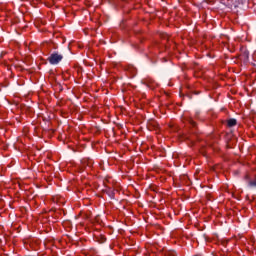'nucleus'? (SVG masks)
Returning a JSON list of instances; mask_svg holds the SVG:
<instances>
[{
    "label": "nucleus",
    "mask_w": 256,
    "mask_h": 256,
    "mask_svg": "<svg viewBox=\"0 0 256 256\" xmlns=\"http://www.w3.org/2000/svg\"><path fill=\"white\" fill-rule=\"evenodd\" d=\"M63 61V56L59 52L55 51L48 57V63L50 65H59Z\"/></svg>",
    "instance_id": "nucleus-1"
},
{
    "label": "nucleus",
    "mask_w": 256,
    "mask_h": 256,
    "mask_svg": "<svg viewBox=\"0 0 256 256\" xmlns=\"http://www.w3.org/2000/svg\"><path fill=\"white\" fill-rule=\"evenodd\" d=\"M227 125H228V127H235V125H237V119H235V118L228 119Z\"/></svg>",
    "instance_id": "nucleus-2"
},
{
    "label": "nucleus",
    "mask_w": 256,
    "mask_h": 256,
    "mask_svg": "<svg viewBox=\"0 0 256 256\" xmlns=\"http://www.w3.org/2000/svg\"><path fill=\"white\" fill-rule=\"evenodd\" d=\"M106 193L108 194V197H110V199H115V190L108 188L106 190Z\"/></svg>",
    "instance_id": "nucleus-3"
},
{
    "label": "nucleus",
    "mask_w": 256,
    "mask_h": 256,
    "mask_svg": "<svg viewBox=\"0 0 256 256\" xmlns=\"http://www.w3.org/2000/svg\"><path fill=\"white\" fill-rule=\"evenodd\" d=\"M248 187H250V189H256V178L248 181Z\"/></svg>",
    "instance_id": "nucleus-4"
},
{
    "label": "nucleus",
    "mask_w": 256,
    "mask_h": 256,
    "mask_svg": "<svg viewBox=\"0 0 256 256\" xmlns=\"http://www.w3.org/2000/svg\"><path fill=\"white\" fill-rule=\"evenodd\" d=\"M83 163H84V165H87V167L93 166V161H91V160H84Z\"/></svg>",
    "instance_id": "nucleus-5"
},
{
    "label": "nucleus",
    "mask_w": 256,
    "mask_h": 256,
    "mask_svg": "<svg viewBox=\"0 0 256 256\" xmlns=\"http://www.w3.org/2000/svg\"><path fill=\"white\" fill-rule=\"evenodd\" d=\"M188 123H189L192 127H197V123H195L194 120L191 119V118L188 119Z\"/></svg>",
    "instance_id": "nucleus-6"
},
{
    "label": "nucleus",
    "mask_w": 256,
    "mask_h": 256,
    "mask_svg": "<svg viewBox=\"0 0 256 256\" xmlns=\"http://www.w3.org/2000/svg\"><path fill=\"white\" fill-rule=\"evenodd\" d=\"M152 126L154 127V129H157L159 127V124L154 123V124H152Z\"/></svg>",
    "instance_id": "nucleus-7"
},
{
    "label": "nucleus",
    "mask_w": 256,
    "mask_h": 256,
    "mask_svg": "<svg viewBox=\"0 0 256 256\" xmlns=\"http://www.w3.org/2000/svg\"><path fill=\"white\" fill-rule=\"evenodd\" d=\"M171 255L172 256H177V252H172Z\"/></svg>",
    "instance_id": "nucleus-8"
}]
</instances>
